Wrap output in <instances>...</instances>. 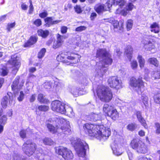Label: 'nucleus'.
<instances>
[{"label":"nucleus","mask_w":160,"mask_h":160,"mask_svg":"<svg viewBox=\"0 0 160 160\" xmlns=\"http://www.w3.org/2000/svg\"><path fill=\"white\" fill-rule=\"evenodd\" d=\"M83 128L86 134L100 140L102 138L107 139L111 134V132L108 129L102 132L99 129L100 127L98 125L87 123L84 125Z\"/></svg>","instance_id":"nucleus-1"},{"label":"nucleus","mask_w":160,"mask_h":160,"mask_svg":"<svg viewBox=\"0 0 160 160\" xmlns=\"http://www.w3.org/2000/svg\"><path fill=\"white\" fill-rule=\"evenodd\" d=\"M49 120L46 121V126L48 130L52 133L56 132L58 133H63L66 134H69L71 132L69 122L67 120L61 118H59V121L61 124H59L56 126V128L51 124L48 123ZM51 121V120H50Z\"/></svg>","instance_id":"nucleus-2"},{"label":"nucleus","mask_w":160,"mask_h":160,"mask_svg":"<svg viewBox=\"0 0 160 160\" xmlns=\"http://www.w3.org/2000/svg\"><path fill=\"white\" fill-rule=\"evenodd\" d=\"M130 84L134 88L138 94H141V100L145 106H146L148 103V98L145 93H142L145 88L142 78H139L137 79L134 78H132L130 79Z\"/></svg>","instance_id":"nucleus-3"},{"label":"nucleus","mask_w":160,"mask_h":160,"mask_svg":"<svg viewBox=\"0 0 160 160\" xmlns=\"http://www.w3.org/2000/svg\"><path fill=\"white\" fill-rule=\"evenodd\" d=\"M97 92L98 98L102 101L109 102L112 98V93L108 87L104 86H99L97 89Z\"/></svg>","instance_id":"nucleus-4"},{"label":"nucleus","mask_w":160,"mask_h":160,"mask_svg":"<svg viewBox=\"0 0 160 160\" xmlns=\"http://www.w3.org/2000/svg\"><path fill=\"white\" fill-rule=\"evenodd\" d=\"M112 59L111 58V56L109 53L103 59L102 62L105 64L104 66L102 64V62L97 63L96 66V71L97 74L99 77H102L104 73L107 71V66L105 65H110L112 62Z\"/></svg>","instance_id":"nucleus-5"},{"label":"nucleus","mask_w":160,"mask_h":160,"mask_svg":"<svg viewBox=\"0 0 160 160\" xmlns=\"http://www.w3.org/2000/svg\"><path fill=\"white\" fill-rule=\"evenodd\" d=\"M78 156L83 157L86 155V151L88 149L87 144L83 140L78 138L72 142Z\"/></svg>","instance_id":"nucleus-6"},{"label":"nucleus","mask_w":160,"mask_h":160,"mask_svg":"<svg viewBox=\"0 0 160 160\" xmlns=\"http://www.w3.org/2000/svg\"><path fill=\"white\" fill-rule=\"evenodd\" d=\"M131 147L139 153L145 154L147 152L148 149L145 144L141 141L136 139L132 140L131 143Z\"/></svg>","instance_id":"nucleus-7"},{"label":"nucleus","mask_w":160,"mask_h":160,"mask_svg":"<svg viewBox=\"0 0 160 160\" xmlns=\"http://www.w3.org/2000/svg\"><path fill=\"white\" fill-rule=\"evenodd\" d=\"M56 152L59 155H61L65 160H71L73 158L72 151L62 147L57 148Z\"/></svg>","instance_id":"nucleus-8"},{"label":"nucleus","mask_w":160,"mask_h":160,"mask_svg":"<svg viewBox=\"0 0 160 160\" xmlns=\"http://www.w3.org/2000/svg\"><path fill=\"white\" fill-rule=\"evenodd\" d=\"M36 145L30 140L26 141L22 146V149L25 153L30 156L34 152L36 149Z\"/></svg>","instance_id":"nucleus-9"},{"label":"nucleus","mask_w":160,"mask_h":160,"mask_svg":"<svg viewBox=\"0 0 160 160\" xmlns=\"http://www.w3.org/2000/svg\"><path fill=\"white\" fill-rule=\"evenodd\" d=\"M51 108L53 111L62 114L65 113V104L58 100L52 102L51 105Z\"/></svg>","instance_id":"nucleus-10"},{"label":"nucleus","mask_w":160,"mask_h":160,"mask_svg":"<svg viewBox=\"0 0 160 160\" xmlns=\"http://www.w3.org/2000/svg\"><path fill=\"white\" fill-rule=\"evenodd\" d=\"M108 82L109 86L116 89H119L122 88L121 80L116 76H112L109 78Z\"/></svg>","instance_id":"nucleus-11"},{"label":"nucleus","mask_w":160,"mask_h":160,"mask_svg":"<svg viewBox=\"0 0 160 160\" xmlns=\"http://www.w3.org/2000/svg\"><path fill=\"white\" fill-rule=\"evenodd\" d=\"M60 56L61 58H62V62L68 65H69L71 63V62L68 61V60H72L77 58V61H75L74 62L76 63L78 62L79 58H80L79 55L73 54H71L70 56H68L66 54L62 53Z\"/></svg>","instance_id":"nucleus-12"},{"label":"nucleus","mask_w":160,"mask_h":160,"mask_svg":"<svg viewBox=\"0 0 160 160\" xmlns=\"http://www.w3.org/2000/svg\"><path fill=\"white\" fill-rule=\"evenodd\" d=\"M13 100V97L12 93L11 92H8L7 95L4 97L2 99L1 102L2 107L3 108H6L9 100V104H12Z\"/></svg>","instance_id":"nucleus-13"},{"label":"nucleus","mask_w":160,"mask_h":160,"mask_svg":"<svg viewBox=\"0 0 160 160\" xmlns=\"http://www.w3.org/2000/svg\"><path fill=\"white\" fill-rule=\"evenodd\" d=\"M10 63L15 68L18 70L19 68L20 64V58L17 55H14L11 56V59L9 61Z\"/></svg>","instance_id":"nucleus-14"},{"label":"nucleus","mask_w":160,"mask_h":160,"mask_svg":"<svg viewBox=\"0 0 160 160\" xmlns=\"http://www.w3.org/2000/svg\"><path fill=\"white\" fill-rule=\"evenodd\" d=\"M102 118V114L101 113L98 114L93 112L90 113L88 115L86 116V119L91 121H97L100 120Z\"/></svg>","instance_id":"nucleus-15"},{"label":"nucleus","mask_w":160,"mask_h":160,"mask_svg":"<svg viewBox=\"0 0 160 160\" xmlns=\"http://www.w3.org/2000/svg\"><path fill=\"white\" fill-rule=\"evenodd\" d=\"M57 40L54 42L52 47L54 49L58 48L61 46L63 42V39L67 38L64 36H62L59 34L57 36Z\"/></svg>","instance_id":"nucleus-16"},{"label":"nucleus","mask_w":160,"mask_h":160,"mask_svg":"<svg viewBox=\"0 0 160 160\" xmlns=\"http://www.w3.org/2000/svg\"><path fill=\"white\" fill-rule=\"evenodd\" d=\"M20 77L19 76L17 77L13 81V83L11 85L12 89L15 91L16 89H19L23 86V82H22L19 84V80Z\"/></svg>","instance_id":"nucleus-17"},{"label":"nucleus","mask_w":160,"mask_h":160,"mask_svg":"<svg viewBox=\"0 0 160 160\" xmlns=\"http://www.w3.org/2000/svg\"><path fill=\"white\" fill-rule=\"evenodd\" d=\"M46 27H49L51 26L57 24L61 22V20H53L52 17H47L44 19Z\"/></svg>","instance_id":"nucleus-18"},{"label":"nucleus","mask_w":160,"mask_h":160,"mask_svg":"<svg viewBox=\"0 0 160 160\" xmlns=\"http://www.w3.org/2000/svg\"><path fill=\"white\" fill-rule=\"evenodd\" d=\"M123 20H121L119 22L117 21H114L113 23L114 31L117 32L118 31V30L122 31L123 28Z\"/></svg>","instance_id":"nucleus-19"},{"label":"nucleus","mask_w":160,"mask_h":160,"mask_svg":"<svg viewBox=\"0 0 160 160\" xmlns=\"http://www.w3.org/2000/svg\"><path fill=\"white\" fill-rule=\"evenodd\" d=\"M96 11L99 14H102L103 12L108 11L104 4H101L98 5L94 8Z\"/></svg>","instance_id":"nucleus-20"},{"label":"nucleus","mask_w":160,"mask_h":160,"mask_svg":"<svg viewBox=\"0 0 160 160\" xmlns=\"http://www.w3.org/2000/svg\"><path fill=\"white\" fill-rule=\"evenodd\" d=\"M133 49L130 46H127L125 48L124 54L125 55L128 59L131 61L132 57Z\"/></svg>","instance_id":"nucleus-21"},{"label":"nucleus","mask_w":160,"mask_h":160,"mask_svg":"<svg viewBox=\"0 0 160 160\" xmlns=\"http://www.w3.org/2000/svg\"><path fill=\"white\" fill-rule=\"evenodd\" d=\"M109 53L105 49H99L97 51L96 56L103 59Z\"/></svg>","instance_id":"nucleus-22"},{"label":"nucleus","mask_w":160,"mask_h":160,"mask_svg":"<svg viewBox=\"0 0 160 160\" xmlns=\"http://www.w3.org/2000/svg\"><path fill=\"white\" fill-rule=\"evenodd\" d=\"M136 114L137 115V118L138 121L141 123L142 125L145 128H147L148 126L146 123L145 121L142 116L141 112L139 111H137L136 112Z\"/></svg>","instance_id":"nucleus-23"},{"label":"nucleus","mask_w":160,"mask_h":160,"mask_svg":"<svg viewBox=\"0 0 160 160\" xmlns=\"http://www.w3.org/2000/svg\"><path fill=\"white\" fill-rule=\"evenodd\" d=\"M150 31L155 33H158L160 30L159 25L157 22L153 23L150 26Z\"/></svg>","instance_id":"nucleus-24"},{"label":"nucleus","mask_w":160,"mask_h":160,"mask_svg":"<svg viewBox=\"0 0 160 160\" xmlns=\"http://www.w3.org/2000/svg\"><path fill=\"white\" fill-rule=\"evenodd\" d=\"M108 116L111 118L112 119L116 120L118 118L119 114L116 109L114 108L111 112H109Z\"/></svg>","instance_id":"nucleus-25"},{"label":"nucleus","mask_w":160,"mask_h":160,"mask_svg":"<svg viewBox=\"0 0 160 160\" xmlns=\"http://www.w3.org/2000/svg\"><path fill=\"white\" fill-rule=\"evenodd\" d=\"M37 41V38L35 37H31L28 41L25 43L24 45V47H28L34 44Z\"/></svg>","instance_id":"nucleus-26"},{"label":"nucleus","mask_w":160,"mask_h":160,"mask_svg":"<svg viewBox=\"0 0 160 160\" xmlns=\"http://www.w3.org/2000/svg\"><path fill=\"white\" fill-rule=\"evenodd\" d=\"M114 108L111 105H109L108 104H105L104 105L103 110V111L107 114L108 115L109 114V112H111Z\"/></svg>","instance_id":"nucleus-27"},{"label":"nucleus","mask_w":160,"mask_h":160,"mask_svg":"<svg viewBox=\"0 0 160 160\" xmlns=\"http://www.w3.org/2000/svg\"><path fill=\"white\" fill-rule=\"evenodd\" d=\"M38 33L39 36H41L43 38L47 37L49 34L48 31L44 30L42 29H39L38 31Z\"/></svg>","instance_id":"nucleus-28"},{"label":"nucleus","mask_w":160,"mask_h":160,"mask_svg":"<svg viewBox=\"0 0 160 160\" xmlns=\"http://www.w3.org/2000/svg\"><path fill=\"white\" fill-rule=\"evenodd\" d=\"M148 62L156 67H158L159 64L158 60L156 58H149L148 60Z\"/></svg>","instance_id":"nucleus-29"},{"label":"nucleus","mask_w":160,"mask_h":160,"mask_svg":"<svg viewBox=\"0 0 160 160\" xmlns=\"http://www.w3.org/2000/svg\"><path fill=\"white\" fill-rule=\"evenodd\" d=\"M137 127V125L134 123H131L128 124L127 127V129L131 131H134Z\"/></svg>","instance_id":"nucleus-30"},{"label":"nucleus","mask_w":160,"mask_h":160,"mask_svg":"<svg viewBox=\"0 0 160 160\" xmlns=\"http://www.w3.org/2000/svg\"><path fill=\"white\" fill-rule=\"evenodd\" d=\"M152 78L153 80L160 79V71H156L152 72Z\"/></svg>","instance_id":"nucleus-31"},{"label":"nucleus","mask_w":160,"mask_h":160,"mask_svg":"<svg viewBox=\"0 0 160 160\" xmlns=\"http://www.w3.org/2000/svg\"><path fill=\"white\" fill-rule=\"evenodd\" d=\"M138 59L139 63V66L141 68H142L144 65L145 60L141 55H139L138 57Z\"/></svg>","instance_id":"nucleus-32"},{"label":"nucleus","mask_w":160,"mask_h":160,"mask_svg":"<svg viewBox=\"0 0 160 160\" xmlns=\"http://www.w3.org/2000/svg\"><path fill=\"white\" fill-rule=\"evenodd\" d=\"M43 143L46 145H52L54 144V142L50 138H45L43 140Z\"/></svg>","instance_id":"nucleus-33"},{"label":"nucleus","mask_w":160,"mask_h":160,"mask_svg":"<svg viewBox=\"0 0 160 160\" xmlns=\"http://www.w3.org/2000/svg\"><path fill=\"white\" fill-rule=\"evenodd\" d=\"M81 91V89L80 88H74L72 89L71 90V93L75 97H77L79 95H81L80 92Z\"/></svg>","instance_id":"nucleus-34"},{"label":"nucleus","mask_w":160,"mask_h":160,"mask_svg":"<svg viewBox=\"0 0 160 160\" xmlns=\"http://www.w3.org/2000/svg\"><path fill=\"white\" fill-rule=\"evenodd\" d=\"M112 149L113 154L119 156L122 153V152L120 148H117L116 147H112Z\"/></svg>","instance_id":"nucleus-35"},{"label":"nucleus","mask_w":160,"mask_h":160,"mask_svg":"<svg viewBox=\"0 0 160 160\" xmlns=\"http://www.w3.org/2000/svg\"><path fill=\"white\" fill-rule=\"evenodd\" d=\"M133 25V21L131 19H128L126 22V26L128 31L131 30Z\"/></svg>","instance_id":"nucleus-36"},{"label":"nucleus","mask_w":160,"mask_h":160,"mask_svg":"<svg viewBox=\"0 0 160 160\" xmlns=\"http://www.w3.org/2000/svg\"><path fill=\"white\" fill-rule=\"evenodd\" d=\"M151 37L150 36H146L144 37V39L142 41L143 44L145 45L151 42L150 41V38Z\"/></svg>","instance_id":"nucleus-37"},{"label":"nucleus","mask_w":160,"mask_h":160,"mask_svg":"<svg viewBox=\"0 0 160 160\" xmlns=\"http://www.w3.org/2000/svg\"><path fill=\"white\" fill-rule=\"evenodd\" d=\"M144 47L146 50L150 51L154 48V46L151 42L148 44L144 45Z\"/></svg>","instance_id":"nucleus-38"},{"label":"nucleus","mask_w":160,"mask_h":160,"mask_svg":"<svg viewBox=\"0 0 160 160\" xmlns=\"http://www.w3.org/2000/svg\"><path fill=\"white\" fill-rule=\"evenodd\" d=\"M13 160H26L24 157L17 154H14L13 157Z\"/></svg>","instance_id":"nucleus-39"},{"label":"nucleus","mask_w":160,"mask_h":160,"mask_svg":"<svg viewBox=\"0 0 160 160\" xmlns=\"http://www.w3.org/2000/svg\"><path fill=\"white\" fill-rule=\"evenodd\" d=\"M113 4L115 5H119L121 7L124 5V2L122 0H113Z\"/></svg>","instance_id":"nucleus-40"},{"label":"nucleus","mask_w":160,"mask_h":160,"mask_svg":"<svg viewBox=\"0 0 160 160\" xmlns=\"http://www.w3.org/2000/svg\"><path fill=\"white\" fill-rule=\"evenodd\" d=\"M154 128L155 129L156 133L157 134L160 133V124L158 122H155L154 124Z\"/></svg>","instance_id":"nucleus-41"},{"label":"nucleus","mask_w":160,"mask_h":160,"mask_svg":"<svg viewBox=\"0 0 160 160\" xmlns=\"http://www.w3.org/2000/svg\"><path fill=\"white\" fill-rule=\"evenodd\" d=\"M46 52V50L45 48L42 49L38 53V58H42L44 56Z\"/></svg>","instance_id":"nucleus-42"},{"label":"nucleus","mask_w":160,"mask_h":160,"mask_svg":"<svg viewBox=\"0 0 160 160\" xmlns=\"http://www.w3.org/2000/svg\"><path fill=\"white\" fill-rule=\"evenodd\" d=\"M155 102L157 103L160 104V93L155 95L154 97Z\"/></svg>","instance_id":"nucleus-43"},{"label":"nucleus","mask_w":160,"mask_h":160,"mask_svg":"<svg viewBox=\"0 0 160 160\" xmlns=\"http://www.w3.org/2000/svg\"><path fill=\"white\" fill-rule=\"evenodd\" d=\"M38 109L41 111L45 112L49 108L48 106L45 105H41L38 107Z\"/></svg>","instance_id":"nucleus-44"},{"label":"nucleus","mask_w":160,"mask_h":160,"mask_svg":"<svg viewBox=\"0 0 160 160\" xmlns=\"http://www.w3.org/2000/svg\"><path fill=\"white\" fill-rule=\"evenodd\" d=\"M7 118L6 116L3 115L0 119V124L5 125L6 123Z\"/></svg>","instance_id":"nucleus-45"},{"label":"nucleus","mask_w":160,"mask_h":160,"mask_svg":"<svg viewBox=\"0 0 160 160\" xmlns=\"http://www.w3.org/2000/svg\"><path fill=\"white\" fill-rule=\"evenodd\" d=\"M38 100L41 102H44L46 101L43 96V95L41 94L38 95Z\"/></svg>","instance_id":"nucleus-46"},{"label":"nucleus","mask_w":160,"mask_h":160,"mask_svg":"<svg viewBox=\"0 0 160 160\" xmlns=\"http://www.w3.org/2000/svg\"><path fill=\"white\" fill-rule=\"evenodd\" d=\"M8 73V70L6 69L2 68L0 71V74L2 76H4L7 75Z\"/></svg>","instance_id":"nucleus-47"},{"label":"nucleus","mask_w":160,"mask_h":160,"mask_svg":"<svg viewBox=\"0 0 160 160\" xmlns=\"http://www.w3.org/2000/svg\"><path fill=\"white\" fill-rule=\"evenodd\" d=\"M52 83L50 81H48L44 83V86L45 88L50 89L52 86Z\"/></svg>","instance_id":"nucleus-48"},{"label":"nucleus","mask_w":160,"mask_h":160,"mask_svg":"<svg viewBox=\"0 0 160 160\" xmlns=\"http://www.w3.org/2000/svg\"><path fill=\"white\" fill-rule=\"evenodd\" d=\"M131 66L133 69H136L138 66V63L136 61L133 60L131 62Z\"/></svg>","instance_id":"nucleus-49"},{"label":"nucleus","mask_w":160,"mask_h":160,"mask_svg":"<svg viewBox=\"0 0 160 160\" xmlns=\"http://www.w3.org/2000/svg\"><path fill=\"white\" fill-rule=\"evenodd\" d=\"M24 94L22 91H20V95L18 98V100L19 102L22 101L24 99Z\"/></svg>","instance_id":"nucleus-50"},{"label":"nucleus","mask_w":160,"mask_h":160,"mask_svg":"<svg viewBox=\"0 0 160 160\" xmlns=\"http://www.w3.org/2000/svg\"><path fill=\"white\" fill-rule=\"evenodd\" d=\"M86 28V27L84 26H81L76 28L75 29V31L76 32H81L85 30Z\"/></svg>","instance_id":"nucleus-51"},{"label":"nucleus","mask_w":160,"mask_h":160,"mask_svg":"<svg viewBox=\"0 0 160 160\" xmlns=\"http://www.w3.org/2000/svg\"><path fill=\"white\" fill-rule=\"evenodd\" d=\"M34 24L37 27H39L42 24V21L40 19H38L35 20L34 22Z\"/></svg>","instance_id":"nucleus-52"},{"label":"nucleus","mask_w":160,"mask_h":160,"mask_svg":"<svg viewBox=\"0 0 160 160\" xmlns=\"http://www.w3.org/2000/svg\"><path fill=\"white\" fill-rule=\"evenodd\" d=\"M74 9L76 12L77 13H80L82 11L80 6L76 5L74 7Z\"/></svg>","instance_id":"nucleus-53"},{"label":"nucleus","mask_w":160,"mask_h":160,"mask_svg":"<svg viewBox=\"0 0 160 160\" xmlns=\"http://www.w3.org/2000/svg\"><path fill=\"white\" fill-rule=\"evenodd\" d=\"M48 15L47 11H45L39 14V16L42 18H44L46 17Z\"/></svg>","instance_id":"nucleus-54"},{"label":"nucleus","mask_w":160,"mask_h":160,"mask_svg":"<svg viewBox=\"0 0 160 160\" xmlns=\"http://www.w3.org/2000/svg\"><path fill=\"white\" fill-rule=\"evenodd\" d=\"M20 137L23 138H25L26 135V132L24 130H21L19 133Z\"/></svg>","instance_id":"nucleus-55"},{"label":"nucleus","mask_w":160,"mask_h":160,"mask_svg":"<svg viewBox=\"0 0 160 160\" xmlns=\"http://www.w3.org/2000/svg\"><path fill=\"white\" fill-rule=\"evenodd\" d=\"M73 111L72 109L71 108H68L66 109H65V113L69 115L70 114H72Z\"/></svg>","instance_id":"nucleus-56"},{"label":"nucleus","mask_w":160,"mask_h":160,"mask_svg":"<svg viewBox=\"0 0 160 160\" xmlns=\"http://www.w3.org/2000/svg\"><path fill=\"white\" fill-rule=\"evenodd\" d=\"M105 5L107 9H108V10H109L110 8L112 6V3L110 1H108L106 2Z\"/></svg>","instance_id":"nucleus-57"},{"label":"nucleus","mask_w":160,"mask_h":160,"mask_svg":"<svg viewBox=\"0 0 160 160\" xmlns=\"http://www.w3.org/2000/svg\"><path fill=\"white\" fill-rule=\"evenodd\" d=\"M134 7V6L132 3H129L127 5V8L128 9V10L129 11H131L132 10Z\"/></svg>","instance_id":"nucleus-58"},{"label":"nucleus","mask_w":160,"mask_h":160,"mask_svg":"<svg viewBox=\"0 0 160 160\" xmlns=\"http://www.w3.org/2000/svg\"><path fill=\"white\" fill-rule=\"evenodd\" d=\"M129 11L128 10L127 8L122 9L121 11V15L123 16H126L128 13V11Z\"/></svg>","instance_id":"nucleus-59"},{"label":"nucleus","mask_w":160,"mask_h":160,"mask_svg":"<svg viewBox=\"0 0 160 160\" xmlns=\"http://www.w3.org/2000/svg\"><path fill=\"white\" fill-rule=\"evenodd\" d=\"M68 28L65 26H62L61 28V32L63 34L67 32Z\"/></svg>","instance_id":"nucleus-60"},{"label":"nucleus","mask_w":160,"mask_h":160,"mask_svg":"<svg viewBox=\"0 0 160 160\" xmlns=\"http://www.w3.org/2000/svg\"><path fill=\"white\" fill-rule=\"evenodd\" d=\"M15 23V22H13L12 23L8 24V27L7 28V29L9 31H10V29L12 28H13L14 27Z\"/></svg>","instance_id":"nucleus-61"},{"label":"nucleus","mask_w":160,"mask_h":160,"mask_svg":"<svg viewBox=\"0 0 160 160\" xmlns=\"http://www.w3.org/2000/svg\"><path fill=\"white\" fill-rule=\"evenodd\" d=\"M97 14L95 12L92 13L90 16V19L92 20H93L97 17Z\"/></svg>","instance_id":"nucleus-62"},{"label":"nucleus","mask_w":160,"mask_h":160,"mask_svg":"<svg viewBox=\"0 0 160 160\" xmlns=\"http://www.w3.org/2000/svg\"><path fill=\"white\" fill-rule=\"evenodd\" d=\"M36 95L35 94L32 95L30 98V102H33L36 99Z\"/></svg>","instance_id":"nucleus-63"},{"label":"nucleus","mask_w":160,"mask_h":160,"mask_svg":"<svg viewBox=\"0 0 160 160\" xmlns=\"http://www.w3.org/2000/svg\"><path fill=\"white\" fill-rule=\"evenodd\" d=\"M138 160H152L150 158H147L146 157H143L140 158Z\"/></svg>","instance_id":"nucleus-64"}]
</instances>
